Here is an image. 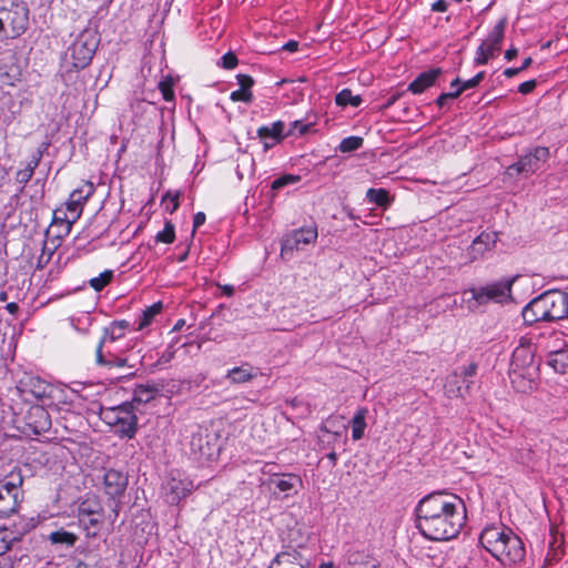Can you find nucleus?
<instances>
[{"instance_id": "obj_2", "label": "nucleus", "mask_w": 568, "mask_h": 568, "mask_svg": "<svg viewBox=\"0 0 568 568\" xmlns=\"http://www.w3.org/2000/svg\"><path fill=\"white\" fill-rule=\"evenodd\" d=\"M480 545L503 565H514L525 558L523 540L506 527H486L479 537Z\"/></svg>"}, {"instance_id": "obj_18", "label": "nucleus", "mask_w": 568, "mask_h": 568, "mask_svg": "<svg viewBox=\"0 0 568 568\" xmlns=\"http://www.w3.org/2000/svg\"><path fill=\"white\" fill-rule=\"evenodd\" d=\"M308 560L296 549L276 555L268 568H307Z\"/></svg>"}, {"instance_id": "obj_53", "label": "nucleus", "mask_w": 568, "mask_h": 568, "mask_svg": "<svg viewBox=\"0 0 568 568\" xmlns=\"http://www.w3.org/2000/svg\"><path fill=\"white\" fill-rule=\"evenodd\" d=\"M206 216L203 212H197L193 217V233L205 223Z\"/></svg>"}, {"instance_id": "obj_55", "label": "nucleus", "mask_w": 568, "mask_h": 568, "mask_svg": "<svg viewBox=\"0 0 568 568\" xmlns=\"http://www.w3.org/2000/svg\"><path fill=\"white\" fill-rule=\"evenodd\" d=\"M448 8V3L445 0H437L432 4V10L435 12H445Z\"/></svg>"}, {"instance_id": "obj_47", "label": "nucleus", "mask_w": 568, "mask_h": 568, "mask_svg": "<svg viewBox=\"0 0 568 568\" xmlns=\"http://www.w3.org/2000/svg\"><path fill=\"white\" fill-rule=\"evenodd\" d=\"M159 89L163 95V99L165 101H171L173 100L174 98V92H173V89H172V83L169 82V81H161L159 83Z\"/></svg>"}, {"instance_id": "obj_30", "label": "nucleus", "mask_w": 568, "mask_h": 568, "mask_svg": "<svg viewBox=\"0 0 568 568\" xmlns=\"http://www.w3.org/2000/svg\"><path fill=\"white\" fill-rule=\"evenodd\" d=\"M158 393L159 389L155 386L139 385L134 388L131 404H146L154 399Z\"/></svg>"}, {"instance_id": "obj_59", "label": "nucleus", "mask_w": 568, "mask_h": 568, "mask_svg": "<svg viewBox=\"0 0 568 568\" xmlns=\"http://www.w3.org/2000/svg\"><path fill=\"white\" fill-rule=\"evenodd\" d=\"M519 72H521V69H519V68H508L504 71V75L506 78H513V77L517 75Z\"/></svg>"}, {"instance_id": "obj_24", "label": "nucleus", "mask_w": 568, "mask_h": 568, "mask_svg": "<svg viewBox=\"0 0 568 568\" xmlns=\"http://www.w3.org/2000/svg\"><path fill=\"white\" fill-rule=\"evenodd\" d=\"M507 26V18H501L494 29L490 31L486 40L483 41V45H485L488 50L493 51L494 54L500 51V44L504 39L505 29Z\"/></svg>"}, {"instance_id": "obj_29", "label": "nucleus", "mask_w": 568, "mask_h": 568, "mask_svg": "<svg viewBox=\"0 0 568 568\" xmlns=\"http://www.w3.org/2000/svg\"><path fill=\"white\" fill-rule=\"evenodd\" d=\"M367 408L361 407L356 410L355 415L352 418V438L354 440H359L363 438L365 428H366V416H367Z\"/></svg>"}, {"instance_id": "obj_63", "label": "nucleus", "mask_w": 568, "mask_h": 568, "mask_svg": "<svg viewBox=\"0 0 568 568\" xmlns=\"http://www.w3.org/2000/svg\"><path fill=\"white\" fill-rule=\"evenodd\" d=\"M47 149H48V143H42L33 155H40V160H41L43 156V153L45 152Z\"/></svg>"}, {"instance_id": "obj_11", "label": "nucleus", "mask_w": 568, "mask_h": 568, "mask_svg": "<svg viewBox=\"0 0 568 568\" xmlns=\"http://www.w3.org/2000/svg\"><path fill=\"white\" fill-rule=\"evenodd\" d=\"M113 344L109 339L108 331H104L97 349H95V363L100 366L108 368L112 367H124L128 365V358L122 357L115 353Z\"/></svg>"}, {"instance_id": "obj_1", "label": "nucleus", "mask_w": 568, "mask_h": 568, "mask_svg": "<svg viewBox=\"0 0 568 568\" xmlns=\"http://www.w3.org/2000/svg\"><path fill=\"white\" fill-rule=\"evenodd\" d=\"M416 517V527L427 539L449 540L465 525L466 506L455 494L436 491L419 500Z\"/></svg>"}, {"instance_id": "obj_37", "label": "nucleus", "mask_w": 568, "mask_h": 568, "mask_svg": "<svg viewBox=\"0 0 568 568\" xmlns=\"http://www.w3.org/2000/svg\"><path fill=\"white\" fill-rule=\"evenodd\" d=\"M22 481L23 479L20 471H12L3 481L0 483V488L10 490V494L14 495V497L18 499L19 487L22 485Z\"/></svg>"}, {"instance_id": "obj_38", "label": "nucleus", "mask_w": 568, "mask_h": 568, "mask_svg": "<svg viewBox=\"0 0 568 568\" xmlns=\"http://www.w3.org/2000/svg\"><path fill=\"white\" fill-rule=\"evenodd\" d=\"M335 102L341 106H358L362 103V98L359 95H353L349 89H343L336 94Z\"/></svg>"}, {"instance_id": "obj_33", "label": "nucleus", "mask_w": 568, "mask_h": 568, "mask_svg": "<svg viewBox=\"0 0 568 568\" xmlns=\"http://www.w3.org/2000/svg\"><path fill=\"white\" fill-rule=\"evenodd\" d=\"M18 507V499L10 490L0 488V517L8 516L16 511Z\"/></svg>"}, {"instance_id": "obj_10", "label": "nucleus", "mask_w": 568, "mask_h": 568, "mask_svg": "<svg viewBox=\"0 0 568 568\" xmlns=\"http://www.w3.org/2000/svg\"><path fill=\"white\" fill-rule=\"evenodd\" d=\"M536 348L528 337H521L519 345L514 349L509 369L537 371L535 362Z\"/></svg>"}, {"instance_id": "obj_7", "label": "nucleus", "mask_w": 568, "mask_h": 568, "mask_svg": "<svg viewBox=\"0 0 568 568\" xmlns=\"http://www.w3.org/2000/svg\"><path fill=\"white\" fill-rule=\"evenodd\" d=\"M101 418L122 436L132 438L136 433L138 417L132 404L124 403L115 407H109L101 412Z\"/></svg>"}, {"instance_id": "obj_9", "label": "nucleus", "mask_w": 568, "mask_h": 568, "mask_svg": "<svg viewBox=\"0 0 568 568\" xmlns=\"http://www.w3.org/2000/svg\"><path fill=\"white\" fill-rule=\"evenodd\" d=\"M550 158L549 149L536 146L519 156L518 161L507 168V174H525L529 176L541 170Z\"/></svg>"}, {"instance_id": "obj_57", "label": "nucleus", "mask_w": 568, "mask_h": 568, "mask_svg": "<svg viewBox=\"0 0 568 568\" xmlns=\"http://www.w3.org/2000/svg\"><path fill=\"white\" fill-rule=\"evenodd\" d=\"M40 162H41L40 155H32L30 161L27 163L26 169H30L31 168L32 173H34V170L38 168Z\"/></svg>"}, {"instance_id": "obj_25", "label": "nucleus", "mask_w": 568, "mask_h": 568, "mask_svg": "<svg viewBox=\"0 0 568 568\" xmlns=\"http://www.w3.org/2000/svg\"><path fill=\"white\" fill-rule=\"evenodd\" d=\"M14 529L9 527L0 528V555L6 554L13 545V542L19 541L21 537L28 531L27 527H22L18 529L16 525H13Z\"/></svg>"}, {"instance_id": "obj_54", "label": "nucleus", "mask_w": 568, "mask_h": 568, "mask_svg": "<svg viewBox=\"0 0 568 568\" xmlns=\"http://www.w3.org/2000/svg\"><path fill=\"white\" fill-rule=\"evenodd\" d=\"M476 373H477V364L471 363V364H469L468 366L463 367V369H462V373H460V374H462L464 377H473V376H475V375H476Z\"/></svg>"}, {"instance_id": "obj_48", "label": "nucleus", "mask_w": 568, "mask_h": 568, "mask_svg": "<svg viewBox=\"0 0 568 568\" xmlns=\"http://www.w3.org/2000/svg\"><path fill=\"white\" fill-rule=\"evenodd\" d=\"M237 57L233 52H227L222 57V67L231 70L237 65Z\"/></svg>"}, {"instance_id": "obj_12", "label": "nucleus", "mask_w": 568, "mask_h": 568, "mask_svg": "<svg viewBox=\"0 0 568 568\" xmlns=\"http://www.w3.org/2000/svg\"><path fill=\"white\" fill-rule=\"evenodd\" d=\"M317 235L318 233L315 226L294 230L283 240L281 255L284 256L294 250H303L305 245L314 243L317 239Z\"/></svg>"}, {"instance_id": "obj_52", "label": "nucleus", "mask_w": 568, "mask_h": 568, "mask_svg": "<svg viewBox=\"0 0 568 568\" xmlns=\"http://www.w3.org/2000/svg\"><path fill=\"white\" fill-rule=\"evenodd\" d=\"M536 85H537L536 80H529V81H526V82H523L521 84H519L518 91L521 94H528L534 91Z\"/></svg>"}, {"instance_id": "obj_64", "label": "nucleus", "mask_w": 568, "mask_h": 568, "mask_svg": "<svg viewBox=\"0 0 568 568\" xmlns=\"http://www.w3.org/2000/svg\"><path fill=\"white\" fill-rule=\"evenodd\" d=\"M185 325V321L184 320H179L175 325L173 326V329L172 332H179L182 329V327Z\"/></svg>"}, {"instance_id": "obj_56", "label": "nucleus", "mask_w": 568, "mask_h": 568, "mask_svg": "<svg viewBox=\"0 0 568 568\" xmlns=\"http://www.w3.org/2000/svg\"><path fill=\"white\" fill-rule=\"evenodd\" d=\"M475 87H477V83H475V81L471 78V79H469L467 81H464L462 83V85L458 89H456L455 91L459 92V95H460L464 91H466L468 89H471V88H475Z\"/></svg>"}, {"instance_id": "obj_21", "label": "nucleus", "mask_w": 568, "mask_h": 568, "mask_svg": "<svg viewBox=\"0 0 568 568\" xmlns=\"http://www.w3.org/2000/svg\"><path fill=\"white\" fill-rule=\"evenodd\" d=\"M537 371H528V369H509V378L510 383L519 393H529L536 387V377Z\"/></svg>"}, {"instance_id": "obj_61", "label": "nucleus", "mask_w": 568, "mask_h": 568, "mask_svg": "<svg viewBox=\"0 0 568 568\" xmlns=\"http://www.w3.org/2000/svg\"><path fill=\"white\" fill-rule=\"evenodd\" d=\"M6 310L12 314V315H17L18 311H19V306L17 303L14 302H11V303H8L7 306H6Z\"/></svg>"}, {"instance_id": "obj_15", "label": "nucleus", "mask_w": 568, "mask_h": 568, "mask_svg": "<svg viewBox=\"0 0 568 568\" xmlns=\"http://www.w3.org/2000/svg\"><path fill=\"white\" fill-rule=\"evenodd\" d=\"M498 233L496 232H481L469 245L467 256L469 262L483 258L485 254L491 251L497 243Z\"/></svg>"}, {"instance_id": "obj_17", "label": "nucleus", "mask_w": 568, "mask_h": 568, "mask_svg": "<svg viewBox=\"0 0 568 568\" xmlns=\"http://www.w3.org/2000/svg\"><path fill=\"white\" fill-rule=\"evenodd\" d=\"M190 450L194 459L205 462L213 457L214 445L210 444L207 435L195 433L190 439Z\"/></svg>"}, {"instance_id": "obj_62", "label": "nucleus", "mask_w": 568, "mask_h": 568, "mask_svg": "<svg viewBox=\"0 0 568 568\" xmlns=\"http://www.w3.org/2000/svg\"><path fill=\"white\" fill-rule=\"evenodd\" d=\"M225 296L231 297L234 294V287L232 285L220 286Z\"/></svg>"}, {"instance_id": "obj_36", "label": "nucleus", "mask_w": 568, "mask_h": 568, "mask_svg": "<svg viewBox=\"0 0 568 568\" xmlns=\"http://www.w3.org/2000/svg\"><path fill=\"white\" fill-rule=\"evenodd\" d=\"M49 540L52 544L65 545L67 547H73L78 540V536L73 532L67 531L64 529H59L52 531L49 535Z\"/></svg>"}, {"instance_id": "obj_34", "label": "nucleus", "mask_w": 568, "mask_h": 568, "mask_svg": "<svg viewBox=\"0 0 568 568\" xmlns=\"http://www.w3.org/2000/svg\"><path fill=\"white\" fill-rule=\"evenodd\" d=\"M27 386H29V392L37 399H43L48 397L51 390L50 385L38 377L30 378Z\"/></svg>"}, {"instance_id": "obj_46", "label": "nucleus", "mask_w": 568, "mask_h": 568, "mask_svg": "<svg viewBox=\"0 0 568 568\" xmlns=\"http://www.w3.org/2000/svg\"><path fill=\"white\" fill-rule=\"evenodd\" d=\"M170 202L171 204V207L169 205H166V210L172 214L173 212H175L178 209H179V193H172V192H166L162 199V202L165 203V202Z\"/></svg>"}, {"instance_id": "obj_45", "label": "nucleus", "mask_w": 568, "mask_h": 568, "mask_svg": "<svg viewBox=\"0 0 568 568\" xmlns=\"http://www.w3.org/2000/svg\"><path fill=\"white\" fill-rule=\"evenodd\" d=\"M231 100L234 102L242 101L245 103H251L253 101V94L251 90L239 89L231 93Z\"/></svg>"}, {"instance_id": "obj_23", "label": "nucleus", "mask_w": 568, "mask_h": 568, "mask_svg": "<svg viewBox=\"0 0 568 568\" xmlns=\"http://www.w3.org/2000/svg\"><path fill=\"white\" fill-rule=\"evenodd\" d=\"M443 73L440 68L430 69L420 73L413 82L409 83L408 90L414 94L423 93L432 87L436 79Z\"/></svg>"}, {"instance_id": "obj_6", "label": "nucleus", "mask_w": 568, "mask_h": 568, "mask_svg": "<svg viewBox=\"0 0 568 568\" xmlns=\"http://www.w3.org/2000/svg\"><path fill=\"white\" fill-rule=\"evenodd\" d=\"M77 517L87 537H97L104 523V509L95 495H87L78 505Z\"/></svg>"}, {"instance_id": "obj_4", "label": "nucleus", "mask_w": 568, "mask_h": 568, "mask_svg": "<svg viewBox=\"0 0 568 568\" xmlns=\"http://www.w3.org/2000/svg\"><path fill=\"white\" fill-rule=\"evenodd\" d=\"M30 9L23 0H0V40L17 39L29 28Z\"/></svg>"}, {"instance_id": "obj_8", "label": "nucleus", "mask_w": 568, "mask_h": 568, "mask_svg": "<svg viewBox=\"0 0 568 568\" xmlns=\"http://www.w3.org/2000/svg\"><path fill=\"white\" fill-rule=\"evenodd\" d=\"M515 280H501L480 286L478 288H470L468 293L471 294L468 300L469 308L479 305H486L490 302L503 303L510 297L511 286Z\"/></svg>"}, {"instance_id": "obj_26", "label": "nucleus", "mask_w": 568, "mask_h": 568, "mask_svg": "<svg viewBox=\"0 0 568 568\" xmlns=\"http://www.w3.org/2000/svg\"><path fill=\"white\" fill-rule=\"evenodd\" d=\"M345 568H382L376 558L363 551H353L347 555Z\"/></svg>"}, {"instance_id": "obj_39", "label": "nucleus", "mask_w": 568, "mask_h": 568, "mask_svg": "<svg viewBox=\"0 0 568 568\" xmlns=\"http://www.w3.org/2000/svg\"><path fill=\"white\" fill-rule=\"evenodd\" d=\"M363 143H364L363 138L352 135V136L345 138L341 141V143L338 145V150L342 153H349V152L361 149L363 146Z\"/></svg>"}, {"instance_id": "obj_19", "label": "nucleus", "mask_w": 568, "mask_h": 568, "mask_svg": "<svg viewBox=\"0 0 568 568\" xmlns=\"http://www.w3.org/2000/svg\"><path fill=\"white\" fill-rule=\"evenodd\" d=\"M284 123L282 121H275L271 125H264L258 128L257 136L264 144V150L273 148L280 143L284 138Z\"/></svg>"}, {"instance_id": "obj_42", "label": "nucleus", "mask_w": 568, "mask_h": 568, "mask_svg": "<svg viewBox=\"0 0 568 568\" xmlns=\"http://www.w3.org/2000/svg\"><path fill=\"white\" fill-rule=\"evenodd\" d=\"M174 240H175V227H174V224L168 220V221H165L164 229L156 234L155 241L165 243V244H171L174 242Z\"/></svg>"}, {"instance_id": "obj_20", "label": "nucleus", "mask_w": 568, "mask_h": 568, "mask_svg": "<svg viewBox=\"0 0 568 568\" xmlns=\"http://www.w3.org/2000/svg\"><path fill=\"white\" fill-rule=\"evenodd\" d=\"M194 485L189 479L171 478L166 484V500L174 505L186 497L193 490Z\"/></svg>"}, {"instance_id": "obj_60", "label": "nucleus", "mask_w": 568, "mask_h": 568, "mask_svg": "<svg viewBox=\"0 0 568 568\" xmlns=\"http://www.w3.org/2000/svg\"><path fill=\"white\" fill-rule=\"evenodd\" d=\"M518 54V50L516 48H510L505 52V58L510 61L515 59Z\"/></svg>"}, {"instance_id": "obj_35", "label": "nucleus", "mask_w": 568, "mask_h": 568, "mask_svg": "<svg viewBox=\"0 0 568 568\" xmlns=\"http://www.w3.org/2000/svg\"><path fill=\"white\" fill-rule=\"evenodd\" d=\"M162 308H163V304L161 302H156V303L152 304L151 306L146 307L143 311V313L138 322L136 329L141 331V329L145 328L146 326H149L151 324V322L153 321V318L162 312Z\"/></svg>"}, {"instance_id": "obj_58", "label": "nucleus", "mask_w": 568, "mask_h": 568, "mask_svg": "<svg viewBox=\"0 0 568 568\" xmlns=\"http://www.w3.org/2000/svg\"><path fill=\"white\" fill-rule=\"evenodd\" d=\"M283 49L290 52H295L298 49V42L291 40L283 45Z\"/></svg>"}, {"instance_id": "obj_50", "label": "nucleus", "mask_w": 568, "mask_h": 568, "mask_svg": "<svg viewBox=\"0 0 568 568\" xmlns=\"http://www.w3.org/2000/svg\"><path fill=\"white\" fill-rule=\"evenodd\" d=\"M236 80H237V84L240 85V89H243V90H251V88L254 84L253 78L247 74H237Z\"/></svg>"}, {"instance_id": "obj_27", "label": "nucleus", "mask_w": 568, "mask_h": 568, "mask_svg": "<svg viewBox=\"0 0 568 568\" xmlns=\"http://www.w3.org/2000/svg\"><path fill=\"white\" fill-rule=\"evenodd\" d=\"M256 376L255 369L250 364H244L239 367L230 369L226 374V378L232 384H242L250 382Z\"/></svg>"}, {"instance_id": "obj_14", "label": "nucleus", "mask_w": 568, "mask_h": 568, "mask_svg": "<svg viewBox=\"0 0 568 568\" xmlns=\"http://www.w3.org/2000/svg\"><path fill=\"white\" fill-rule=\"evenodd\" d=\"M26 427L34 435H40L51 428V417L42 406H31L24 416Z\"/></svg>"}, {"instance_id": "obj_41", "label": "nucleus", "mask_w": 568, "mask_h": 568, "mask_svg": "<svg viewBox=\"0 0 568 568\" xmlns=\"http://www.w3.org/2000/svg\"><path fill=\"white\" fill-rule=\"evenodd\" d=\"M113 278V272L106 270L102 272L99 276L92 277L89 281L90 286L95 291H102Z\"/></svg>"}, {"instance_id": "obj_22", "label": "nucleus", "mask_w": 568, "mask_h": 568, "mask_svg": "<svg viewBox=\"0 0 568 568\" xmlns=\"http://www.w3.org/2000/svg\"><path fill=\"white\" fill-rule=\"evenodd\" d=\"M268 485L274 486L281 493H285L288 496L291 493H296L297 488L302 486V479L295 474H284L277 476L276 474L268 481Z\"/></svg>"}, {"instance_id": "obj_44", "label": "nucleus", "mask_w": 568, "mask_h": 568, "mask_svg": "<svg viewBox=\"0 0 568 568\" xmlns=\"http://www.w3.org/2000/svg\"><path fill=\"white\" fill-rule=\"evenodd\" d=\"M493 51L488 50L485 45L480 44L476 51L475 63L478 65L486 64L489 59L494 58Z\"/></svg>"}, {"instance_id": "obj_40", "label": "nucleus", "mask_w": 568, "mask_h": 568, "mask_svg": "<svg viewBox=\"0 0 568 568\" xmlns=\"http://www.w3.org/2000/svg\"><path fill=\"white\" fill-rule=\"evenodd\" d=\"M129 327V322L125 320L115 321L112 323L110 328H104L108 331V336L111 343H114L116 339L121 338L124 335V331Z\"/></svg>"}, {"instance_id": "obj_28", "label": "nucleus", "mask_w": 568, "mask_h": 568, "mask_svg": "<svg viewBox=\"0 0 568 568\" xmlns=\"http://www.w3.org/2000/svg\"><path fill=\"white\" fill-rule=\"evenodd\" d=\"M548 365L555 372L565 374L568 369V349H551L548 354Z\"/></svg>"}, {"instance_id": "obj_5", "label": "nucleus", "mask_w": 568, "mask_h": 568, "mask_svg": "<svg viewBox=\"0 0 568 568\" xmlns=\"http://www.w3.org/2000/svg\"><path fill=\"white\" fill-rule=\"evenodd\" d=\"M99 37L92 29L81 31L68 47L63 65L68 71H78L87 68L98 49Z\"/></svg>"}, {"instance_id": "obj_49", "label": "nucleus", "mask_w": 568, "mask_h": 568, "mask_svg": "<svg viewBox=\"0 0 568 568\" xmlns=\"http://www.w3.org/2000/svg\"><path fill=\"white\" fill-rule=\"evenodd\" d=\"M33 176V173L31 171V168L30 169H21L17 172L16 174V181L19 183V184H22V185H26Z\"/></svg>"}, {"instance_id": "obj_16", "label": "nucleus", "mask_w": 568, "mask_h": 568, "mask_svg": "<svg viewBox=\"0 0 568 568\" xmlns=\"http://www.w3.org/2000/svg\"><path fill=\"white\" fill-rule=\"evenodd\" d=\"M103 483L105 494L111 498H116L124 494L128 486V477L119 470L109 469L104 474Z\"/></svg>"}, {"instance_id": "obj_31", "label": "nucleus", "mask_w": 568, "mask_h": 568, "mask_svg": "<svg viewBox=\"0 0 568 568\" xmlns=\"http://www.w3.org/2000/svg\"><path fill=\"white\" fill-rule=\"evenodd\" d=\"M317 119L316 114H307L304 120L293 121L286 135H293L295 131L298 132V135L307 134L312 131V128L316 125Z\"/></svg>"}, {"instance_id": "obj_51", "label": "nucleus", "mask_w": 568, "mask_h": 568, "mask_svg": "<svg viewBox=\"0 0 568 568\" xmlns=\"http://www.w3.org/2000/svg\"><path fill=\"white\" fill-rule=\"evenodd\" d=\"M459 97V92H456L455 93H442L437 100H436V104L439 106V108H443L448 100H453V99H456Z\"/></svg>"}, {"instance_id": "obj_32", "label": "nucleus", "mask_w": 568, "mask_h": 568, "mask_svg": "<svg viewBox=\"0 0 568 568\" xmlns=\"http://www.w3.org/2000/svg\"><path fill=\"white\" fill-rule=\"evenodd\" d=\"M366 199L369 203H374L377 206L386 209L393 202L389 196V192L385 189H368L366 192Z\"/></svg>"}, {"instance_id": "obj_3", "label": "nucleus", "mask_w": 568, "mask_h": 568, "mask_svg": "<svg viewBox=\"0 0 568 568\" xmlns=\"http://www.w3.org/2000/svg\"><path fill=\"white\" fill-rule=\"evenodd\" d=\"M526 324L554 322L568 317V293L549 290L531 300L523 310Z\"/></svg>"}, {"instance_id": "obj_43", "label": "nucleus", "mask_w": 568, "mask_h": 568, "mask_svg": "<svg viewBox=\"0 0 568 568\" xmlns=\"http://www.w3.org/2000/svg\"><path fill=\"white\" fill-rule=\"evenodd\" d=\"M300 181H301V176L300 175L284 174V175L275 179L272 182L271 189H272V191H278V190L283 189L286 185L294 184V183H297Z\"/></svg>"}, {"instance_id": "obj_13", "label": "nucleus", "mask_w": 568, "mask_h": 568, "mask_svg": "<svg viewBox=\"0 0 568 568\" xmlns=\"http://www.w3.org/2000/svg\"><path fill=\"white\" fill-rule=\"evenodd\" d=\"M93 193L94 185L88 181L70 194L67 202V211L70 214L69 223H74L81 216L84 203Z\"/></svg>"}]
</instances>
